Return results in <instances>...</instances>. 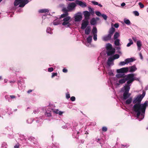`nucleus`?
<instances>
[{
  "instance_id": "obj_25",
  "label": "nucleus",
  "mask_w": 148,
  "mask_h": 148,
  "mask_svg": "<svg viewBox=\"0 0 148 148\" xmlns=\"http://www.w3.org/2000/svg\"><path fill=\"white\" fill-rule=\"evenodd\" d=\"M114 59L113 57H110L109 58L108 62H107V64L110 66L111 64V63L110 62H111Z\"/></svg>"
},
{
  "instance_id": "obj_24",
  "label": "nucleus",
  "mask_w": 148,
  "mask_h": 148,
  "mask_svg": "<svg viewBox=\"0 0 148 148\" xmlns=\"http://www.w3.org/2000/svg\"><path fill=\"white\" fill-rule=\"evenodd\" d=\"M134 60H135L134 59L132 58H128L126 59L125 60V61L126 62V63L127 64L130 62H133Z\"/></svg>"
},
{
  "instance_id": "obj_40",
  "label": "nucleus",
  "mask_w": 148,
  "mask_h": 148,
  "mask_svg": "<svg viewBox=\"0 0 148 148\" xmlns=\"http://www.w3.org/2000/svg\"><path fill=\"white\" fill-rule=\"evenodd\" d=\"M51 78H53L55 76H57L58 73H52Z\"/></svg>"
},
{
  "instance_id": "obj_10",
  "label": "nucleus",
  "mask_w": 148,
  "mask_h": 148,
  "mask_svg": "<svg viewBox=\"0 0 148 148\" xmlns=\"http://www.w3.org/2000/svg\"><path fill=\"white\" fill-rule=\"evenodd\" d=\"M83 14L85 20H88L90 16V13L88 11H85L83 12Z\"/></svg>"
},
{
  "instance_id": "obj_31",
  "label": "nucleus",
  "mask_w": 148,
  "mask_h": 148,
  "mask_svg": "<svg viewBox=\"0 0 148 148\" xmlns=\"http://www.w3.org/2000/svg\"><path fill=\"white\" fill-rule=\"evenodd\" d=\"M91 3L95 5H97L100 7H102V5L100 4H99L97 2L95 1H92Z\"/></svg>"
},
{
  "instance_id": "obj_37",
  "label": "nucleus",
  "mask_w": 148,
  "mask_h": 148,
  "mask_svg": "<svg viewBox=\"0 0 148 148\" xmlns=\"http://www.w3.org/2000/svg\"><path fill=\"white\" fill-rule=\"evenodd\" d=\"M113 57L114 60L117 59L119 58V55L118 54H116L113 56Z\"/></svg>"
},
{
  "instance_id": "obj_49",
  "label": "nucleus",
  "mask_w": 148,
  "mask_h": 148,
  "mask_svg": "<svg viewBox=\"0 0 148 148\" xmlns=\"http://www.w3.org/2000/svg\"><path fill=\"white\" fill-rule=\"evenodd\" d=\"M93 39L95 41H96L97 40V34L93 35Z\"/></svg>"
},
{
  "instance_id": "obj_43",
  "label": "nucleus",
  "mask_w": 148,
  "mask_h": 148,
  "mask_svg": "<svg viewBox=\"0 0 148 148\" xmlns=\"http://www.w3.org/2000/svg\"><path fill=\"white\" fill-rule=\"evenodd\" d=\"M139 5L140 6L141 8H143L144 7V5L141 2H139L138 3Z\"/></svg>"
},
{
  "instance_id": "obj_60",
  "label": "nucleus",
  "mask_w": 148,
  "mask_h": 148,
  "mask_svg": "<svg viewBox=\"0 0 148 148\" xmlns=\"http://www.w3.org/2000/svg\"><path fill=\"white\" fill-rule=\"evenodd\" d=\"M79 132H77V134L76 137V138H77L78 139V137L79 136Z\"/></svg>"
},
{
  "instance_id": "obj_64",
  "label": "nucleus",
  "mask_w": 148,
  "mask_h": 148,
  "mask_svg": "<svg viewBox=\"0 0 148 148\" xmlns=\"http://www.w3.org/2000/svg\"><path fill=\"white\" fill-rule=\"evenodd\" d=\"M32 90H31V89L29 90L28 91H27V92L28 93H29L30 92H32Z\"/></svg>"
},
{
  "instance_id": "obj_29",
  "label": "nucleus",
  "mask_w": 148,
  "mask_h": 148,
  "mask_svg": "<svg viewBox=\"0 0 148 148\" xmlns=\"http://www.w3.org/2000/svg\"><path fill=\"white\" fill-rule=\"evenodd\" d=\"M92 40V37L91 36H89L87 38V42L89 43H90Z\"/></svg>"
},
{
  "instance_id": "obj_38",
  "label": "nucleus",
  "mask_w": 148,
  "mask_h": 148,
  "mask_svg": "<svg viewBox=\"0 0 148 148\" xmlns=\"http://www.w3.org/2000/svg\"><path fill=\"white\" fill-rule=\"evenodd\" d=\"M127 64L126 62L125 61L123 62H121L119 63V65L121 66H123Z\"/></svg>"
},
{
  "instance_id": "obj_1",
  "label": "nucleus",
  "mask_w": 148,
  "mask_h": 148,
  "mask_svg": "<svg viewBox=\"0 0 148 148\" xmlns=\"http://www.w3.org/2000/svg\"><path fill=\"white\" fill-rule=\"evenodd\" d=\"M147 102V101L143 104L136 103L133 107L134 111L135 112L141 111L142 113H145Z\"/></svg>"
},
{
  "instance_id": "obj_47",
  "label": "nucleus",
  "mask_w": 148,
  "mask_h": 148,
  "mask_svg": "<svg viewBox=\"0 0 148 148\" xmlns=\"http://www.w3.org/2000/svg\"><path fill=\"white\" fill-rule=\"evenodd\" d=\"M135 112H137V114H136L137 116V117H138L140 116V115L141 114V111H140Z\"/></svg>"
},
{
  "instance_id": "obj_14",
  "label": "nucleus",
  "mask_w": 148,
  "mask_h": 148,
  "mask_svg": "<svg viewBox=\"0 0 148 148\" xmlns=\"http://www.w3.org/2000/svg\"><path fill=\"white\" fill-rule=\"evenodd\" d=\"M130 69L129 72H132L135 71L137 69L136 68V67L135 65H133L132 66H130L129 69Z\"/></svg>"
},
{
  "instance_id": "obj_20",
  "label": "nucleus",
  "mask_w": 148,
  "mask_h": 148,
  "mask_svg": "<svg viewBox=\"0 0 148 148\" xmlns=\"http://www.w3.org/2000/svg\"><path fill=\"white\" fill-rule=\"evenodd\" d=\"M125 75L124 74H118L116 75V77L118 79L125 77Z\"/></svg>"
},
{
  "instance_id": "obj_7",
  "label": "nucleus",
  "mask_w": 148,
  "mask_h": 148,
  "mask_svg": "<svg viewBox=\"0 0 148 148\" xmlns=\"http://www.w3.org/2000/svg\"><path fill=\"white\" fill-rule=\"evenodd\" d=\"M142 99L139 95L137 96L136 97H135L132 103L134 104L136 103H140Z\"/></svg>"
},
{
  "instance_id": "obj_21",
  "label": "nucleus",
  "mask_w": 148,
  "mask_h": 148,
  "mask_svg": "<svg viewBox=\"0 0 148 148\" xmlns=\"http://www.w3.org/2000/svg\"><path fill=\"white\" fill-rule=\"evenodd\" d=\"M90 32V26L87 27L85 30V34L87 35L89 34Z\"/></svg>"
},
{
  "instance_id": "obj_39",
  "label": "nucleus",
  "mask_w": 148,
  "mask_h": 148,
  "mask_svg": "<svg viewBox=\"0 0 148 148\" xmlns=\"http://www.w3.org/2000/svg\"><path fill=\"white\" fill-rule=\"evenodd\" d=\"M101 16L103 17V18L104 20H107V16L106 15H105L104 14H102Z\"/></svg>"
},
{
  "instance_id": "obj_9",
  "label": "nucleus",
  "mask_w": 148,
  "mask_h": 148,
  "mask_svg": "<svg viewBox=\"0 0 148 148\" xmlns=\"http://www.w3.org/2000/svg\"><path fill=\"white\" fill-rule=\"evenodd\" d=\"M75 2L76 4L79 5L82 8H85L86 6V3L85 2H83L81 1L76 0L75 1Z\"/></svg>"
},
{
  "instance_id": "obj_53",
  "label": "nucleus",
  "mask_w": 148,
  "mask_h": 148,
  "mask_svg": "<svg viewBox=\"0 0 148 148\" xmlns=\"http://www.w3.org/2000/svg\"><path fill=\"white\" fill-rule=\"evenodd\" d=\"M66 97L67 99H68L70 98V95L69 94H67L66 95Z\"/></svg>"
},
{
  "instance_id": "obj_52",
  "label": "nucleus",
  "mask_w": 148,
  "mask_h": 148,
  "mask_svg": "<svg viewBox=\"0 0 148 148\" xmlns=\"http://www.w3.org/2000/svg\"><path fill=\"white\" fill-rule=\"evenodd\" d=\"M62 71L64 72V73H66L68 71V70L67 69H63L62 70Z\"/></svg>"
},
{
  "instance_id": "obj_34",
  "label": "nucleus",
  "mask_w": 148,
  "mask_h": 148,
  "mask_svg": "<svg viewBox=\"0 0 148 148\" xmlns=\"http://www.w3.org/2000/svg\"><path fill=\"white\" fill-rule=\"evenodd\" d=\"M62 11L64 12V13L68 14V12H70L69 9H67L66 8H64L62 9Z\"/></svg>"
},
{
  "instance_id": "obj_5",
  "label": "nucleus",
  "mask_w": 148,
  "mask_h": 148,
  "mask_svg": "<svg viewBox=\"0 0 148 148\" xmlns=\"http://www.w3.org/2000/svg\"><path fill=\"white\" fill-rule=\"evenodd\" d=\"M129 71V68L123 67L117 70V72L118 73H126Z\"/></svg>"
},
{
  "instance_id": "obj_27",
  "label": "nucleus",
  "mask_w": 148,
  "mask_h": 148,
  "mask_svg": "<svg viewBox=\"0 0 148 148\" xmlns=\"http://www.w3.org/2000/svg\"><path fill=\"white\" fill-rule=\"evenodd\" d=\"M88 10L89 11V12L90 13V15H93L95 13L94 11L93 10V8H91L90 7H88Z\"/></svg>"
},
{
  "instance_id": "obj_55",
  "label": "nucleus",
  "mask_w": 148,
  "mask_h": 148,
  "mask_svg": "<svg viewBox=\"0 0 148 148\" xmlns=\"http://www.w3.org/2000/svg\"><path fill=\"white\" fill-rule=\"evenodd\" d=\"M45 115H47L48 116H50L51 115L50 113H47L45 114Z\"/></svg>"
},
{
  "instance_id": "obj_8",
  "label": "nucleus",
  "mask_w": 148,
  "mask_h": 148,
  "mask_svg": "<svg viewBox=\"0 0 148 148\" xmlns=\"http://www.w3.org/2000/svg\"><path fill=\"white\" fill-rule=\"evenodd\" d=\"M76 6V5L75 3L72 2L68 4L67 8L70 11H71Z\"/></svg>"
},
{
  "instance_id": "obj_6",
  "label": "nucleus",
  "mask_w": 148,
  "mask_h": 148,
  "mask_svg": "<svg viewBox=\"0 0 148 148\" xmlns=\"http://www.w3.org/2000/svg\"><path fill=\"white\" fill-rule=\"evenodd\" d=\"M89 22L87 20H83L82 23L81 25V29H84L88 25Z\"/></svg>"
},
{
  "instance_id": "obj_45",
  "label": "nucleus",
  "mask_w": 148,
  "mask_h": 148,
  "mask_svg": "<svg viewBox=\"0 0 148 148\" xmlns=\"http://www.w3.org/2000/svg\"><path fill=\"white\" fill-rule=\"evenodd\" d=\"M102 130L103 132H106L107 130V128L106 127H103L102 128Z\"/></svg>"
},
{
  "instance_id": "obj_36",
  "label": "nucleus",
  "mask_w": 148,
  "mask_h": 148,
  "mask_svg": "<svg viewBox=\"0 0 148 148\" xmlns=\"http://www.w3.org/2000/svg\"><path fill=\"white\" fill-rule=\"evenodd\" d=\"M115 45L116 46H119V40L118 39H116L114 41Z\"/></svg>"
},
{
  "instance_id": "obj_62",
  "label": "nucleus",
  "mask_w": 148,
  "mask_h": 148,
  "mask_svg": "<svg viewBox=\"0 0 148 148\" xmlns=\"http://www.w3.org/2000/svg\"><path fill=\"white\" fill-rule=\"evenodd\" d=\"M63 112H61V111H59V112H58V114L60 115H61L62 114H63Z\"/></svg>"
},
{
  "instance_id": "obj_22",
  "label": "nucleus",
  "mask_w": 148,
  "mask_h": 148,
  "mask_svg": "<svg viewBox=\"0 0 148 148\" xmlns=\"http://www.w3.org/2000/svg\"><path fill=\"white\" fill-rule=\"evenodd\" d=\"M136 44L138 47V50L139 51H140L141 50V47L142 46L141 41L140 40L137 41Z\"/></svg>"
},
{
  "instance_id": "obj_48",
  "label": "nucleus",
  "mask_w": 148,
  "mask_h": 148,
  "mask_svg": "<svg viewBox=\"0 0 148 148\" xmlns=\"http://www.w3.org/2000/svg\"><path fill=\"white\" fill-rule=\"evenodd\" d=\"M71 100L72 101H74L75 100V98L74 96L71 97Z\"/></svg>"
},
{
  "instance_id": "obj_44",
  "label": "nucleus",
  "mask_w": 148,
  "mask_h": 148,
  "mask_svg": "<svg viewBox=\"0 0 148 148\" xmlns=\"http://www.w3.org/2000/svg\"><path fill=\"white\" fill-rule=\"evenodd\" d=\"M134 14L136 16H138L139 15V13L137 11H134L133 12Z\"/></svg>"
},
{
  "instance_id": "obj_18",
  "label": "nucleus",
  "mask_w": 148,
  "mask_h": 148,
  "mask_svg": "<svg viewBox=\"0 0 148 148\" xmlns=\"http://www.w3.org/2000/svg\"><path fill=\"white\" fill-rule=\"evenodd\" d=\"M113 48H112V45L111 44L109 43L106 45V49L107 51L108 50H111Z\"/></svg>"
},
{
  "instance_id": "obj_30",
  "label": "nucleus",
  "mask_w": 148,
  "mask_h": 148,
  "mask_svg": "<svg viewBox=\"0 0 148 148\" xmlns=\"http://www.w3.org/2000/svg\"><path fill=\"white\" fill-rule=\"evenodd\" d=\"M69 14L64 13L61 14L60 17V18H65L68 17Z\"/></svg>"
},
{
  "instance_id": "obj_46",
  "label": "nucleus",
  "mask_w": 148,
  "mask_h": 148,
  "mask_svg": "<svg viewBox=\"0 0 148 148\" xmlns=\"http://www.w3.org/2000/svg\"><path fill=\"white\" fill-rule=\"evenodd\" d=\"M53 70V67L49 68L48 69V71L49 72H51Z\"/></svg>"
},
{
  "instance_id": "obj_32",
  "label": "nucleus",
  "mask_w": 148,
  "mask_h": 148,
  "mask_svg": "<svg viewBox=\"0 0 148 148\" xmlns=\"http://www.w3.org/2000/svg\"><path fill=\"white\" fill-rule=\"evenodd\" d=\"M124 23L127 25H130L131 24V22L128 19H125L124 20Z\"/></svg>"
},
{
  "instance_id": "obj_3",
  "label": "nucleus",
  "mask_w": 148,
  "mask_h": 148,
  "mask_svg": "<svg viewBox=\"0 0 148 148\" xmlns=\"http://www.w3.org/2000/svg\"><path fill=\"white\" fill-rule=\"evenodd\" d=\"M134 74H129L127 75H125V77L126 78L127 84H130L133 82L134 81Z\"/></svg>"
},
{
  "instance_id": "obj_12",
  "label": "nucleus",
  "mask_w": 148,
  "mask_h": 148,
  "mask_svg": "<svg viewBox=\"0 0 148 148\" xmlns=\"http://www.w3.org/2000/svg\"><path fill=\"white\" fill-rule=\"evenodd\" d=\"M82 16L81 14L77 15L75 17V21L76 22H79L81 21L82 19Z\"/></svg>"
},
{
  "instance_id": "obj_41",
  "label": "nucleus",
  "mask_w": 148,
  "mask_h": 148,
  "mask_svg": "<svg viewBox=\"0 0 148 148\" xmlns=\"http://www.w3.org/2000/svg\"><path fill=\"white\" fill-rule=\"evenodd\" d=\"M145 92H143V94H142V95H140L139 96L140 97V98L142 99L145 96Z\"/></svg>"
},
{
  "instance_id": "obj_61",
  "label": "nucleus",
  "mask_w": 148,
  "mask_h": 148,
  "mask_svg": "<svg viewBox=\"0 0 148 148\" xmlns=\"http://www.w3.org/2000/svg\"><path fill=\"white\" fill-rule=\"evenodd\" d=\"M129 41L130 42L133 44V42L131 38L129 39Z\"/></svg>"
},
{
  "instance_id": "obj_23",
  "label": "nucleus",
  "mask_w": 148,
  "mask_h": 148,
  "mask_svg": "<svg viewBox=\"0 0 148 148\" xmlns=\"http://www.w3.org/2000/svg\"><path fill=\"white\" fill-rule=\"evenodd\" d=\"M126 80L125 77L119 80V82L120 84H122L125 82Z\"/></svg>"
},
{
  "instance_id": "obj_28",
  "label": "nucleus",
  "mask_w": 148,
  "mask_h": 148,
  "mask_svg": "<svg viewBox=\"0 0 148 148\" xmlns=\"http://www.w3.org/2000/svg\"><path fill=\"white\" fill-rule=\"evenodd\" d=\"M92 32L93 35L97 34V29L96 27H94L92 30Z\"/></svg>"
},
{
  "instance_id": "obj_11",
  "label": "nucleus",
  "mask_w": 148,
  "mask_h": 148,
  "mask_svg": "<svg viewBox=\"0 0 148 148\" xmlns=\"http://www.w3.org/2000/svg\"><path fill=\"white\" fill-rule=\"evenodd\" d=\"M115 52V48H113L111 50H108L106 51V53L108 56H111Z\"/></svg>"
},
{
  "instance_id": "obj_51",
  "label": "nucleus",
  "mask_w": 148,
  "mask_h": 148,
  "mask_svg": "<svg viewBox=\"0 0 148 148\" xmlns=\"http://www.w3.org/2000/svg\"><path fill=\"white\" fill-rule=\"evenodd\" d=\"M10 97L11 99H14L16 98V96L13 95H11Z\"/></svg>"
},
{
  "instance_id": "obj_57",
  "label": "nucleus",
  "mask_w": 148,
  "mask_h": 148,
  "mask_svg": "<svg viewBox=\"0 0 148 148\" xmlns=\"http://www.w3.org/2000/svg\"><path fill=\"white\" fill-rule=\"evenodd\" d=\"M132 44H132V43H131L129 42L127 45V47H129L131 45H132Z\"/></svg>"
},
{
  "instance_id": "obj_63",
  "label": "nucleus",
  "mask_w": 148,
  "mask_h": 148,
  "mask_svg": "<svg viewBox=\"0 0 148 148\" xmlns=\"http://www.w3.org/2000/svg\"><path fill=\"white\" fill-rule=\"evenodd\" d=\"M19 145H16L14 146V148H19Z\"/></svg>"
},
{
  "instance_id": "obj_13",
  "label": "nucleus",
  "mask_w": 148,
  "mask_h": 148,
  "mask_svg": "<svg viewBox=\"0 0 148 148\" xmlns=\"http://www.w3.org/2000/svg\"><path fill=\"white\" fill-rule=\"evenodd\" d=\"M112 36L108 34L107 36H105L103 37V40L105 41L110 40L111 39Z\"/></svg>"
},
{
  "instance_id": "obj_42",
  "label": "nucleus",
  "mask_w": 148,
  "mask_h": 148,
  "mask_svg": "<svg viewBox=\"0 0 148 148\" xmlns=\"http://www.w3.org/2000/svg\"><path fill=\"white\" fill-rule=\"evenodd\" d=\"M95 14L98 16H101L102 14L99 11H96L95 12Z\"/></svg>"
},
{
  "instance_id": "obj_33",
  "label": "nucleus",
  "mask_w": 148,
  "mask_h": 148,
  "mask_svg": "<svg viewBox=\"0 0 148 148\" xmlns=\"http://www.w3.org/2000/svg\"><path fill=\"white\" fill-rule=\"evenodd\" d=\"M132 98H130L129 99H127L126 101V103L127 104H129L132 102Z\"/></svg>"
},
{
  "instance_id": "obj_59",
  "label": "nucleus",
  "mask_w": 148,
  "mask_h": 148,
  "mask_svg": "<svg viewBox=\"0 0 148 148\" xmlns=\"http://www.w3.org/2000/svg\"><path fill=\"white\" fill-rule=\"evenodd\" d=\"M54 112L56 114H58L59 111L58 110H54Z\"/></svg>"
},
{
  "instance_id": "obj_26",
  "label": "nucleus",
  "mask_w": 148,
  "mask_h": 148,
  "mask_svg": "<svg viewBox=\"0 0 148 148\" xmlns=\"http://www.w3.org/2000/svg\"><path fill=\"white\" fill-rule=\"evenodd\" d=\"M49 12V10L47 9H42L39 10V12L40 13H43L48 12Z\"/></svg>"
},
{
  "instance_id": "obj_19",
  "label": "nucleus",
  "mask_w": 148,
  "mask_h": 148,
  "mask_svg": "<svg viewBox=\"0 0 148 148\" xmlns=\"http://www.w3.org/2000/svg\"><path fill=\"white\" fill-rule=\"evenodd\" d=\"M115 29L113 27H112L110 29L109 31V34L112 36L115 31Z\"/></svg>"
},
{
  "instance_id": "obj_58",
  "label": "nucleus",
  "mask_w": 148,
  "mask_h": 148,
  "mask_svg": "<svg viewBox=\"0 0 148 148\" xmlns=\"http://www.w3.org/2000/svg\"><path fill=\"white\" fill-rule=\"evenodd\" d=\"M132 38L133 40L135 42H136L137 40V39L136 37H132Z\"/></svg>"
},
{
  "instance_id": "obj_17",
  "label": "nucleus",
  "mask_w": 148,
  "mask_h": 148,
  "mask_svg": "<svg viewBox=\"0 0 148 148\" xmlns=\"http://www.w3.org/2000/svg\"><path fill=\"white\" fill-rule=\"evenodd\" d=\"M90 23L91 25H95L97 23V20L95 18H93L91 19Z\"/></svg>"
},
{
  "instance_id": "obj_16",
  "label": "nucleus",
  "mask_w": 148,
  "mask_h": 148,
  "mask_svg": "<svg viewBox=\"0 0 148 148\" xmlns=\"http://www.w3.org/2000/svg\"><path fill=\"white\" fill-rule=\"evenodd\" d=\"M130 94H129V92H124L123 94V99L124 100L126 99L130 95Z\"/></svg>"
},
{
  "instance_id": "obj_2",
  "label": "nucleus",
  "mask_w": 148,
  "mask_h": 148,
  "mask_svg": "<svg viewBox=\"0 0 148 148\" xmlns=\"http://www.w3.org/2000/svg\"><path fill=\"white\" fill-rule=\"evenodd\" d=\"M29 2L28 0H15L14 2V5L17 6L19 4V7L23 8Z\"/></svg>"
},
{
  "instance_id": "obj_54",
  "label": "nucleus",
  "mask_w": 148,
  "mask_h": 148,
  "mask_svg": "<svg viewBox=\"0 0 148 148\" xmlns=\"http://www.w3.org/2000/svg\"><path fill=\"white\" fill-rule=\"evenodd\" d=\"M53 24L55 25H57L59 24V22H56L55 21H54L53 22Z\"/></svg>"
},
{
  "instance_id": "obj_56",
  "label": "nucleus",
  "mask_w": 148,
  "mask_h": 148,
  "mask_svg": "<svg viewBox=\"0 0 148 148\" xmlns=\"http://www.w3.org/2000/svg\"><path fill=\"white\" fill-rule=\"evenodd\" d=\"M134 81L135 80H136V81H139V79L138 78H137L136 77H134Z\"/></svg>"
},
{
  "instance_id": "obj_35",
  "label": "nucleus",
  "mask_w": 148,
  "mask_h": 148,
  "mask_svg": "<svg viewBox=\"0 0 148 148\" xmlns=\"http://www.w3.org/2000/svg\"><path fill=\"white\" fill-rule=\"evenodd\" d=\"M119 36V34L117 32H116L115 33L114 35V39H116Z\"/></svg>"
},
{
  "instance_id": "obj_4",
  "label": "nucleus",
  "mask_w": 148,
  "mask_h": 148,
  "mask_svg": "<svg viewBox=\"0 0 148 148\" xmlns=\"http://www.w3.org/2000/svg\"><path fill=\"white\" fill-rule=\"evenodd\" d=\"M71 18L69 16L64 18L62 20L63 22L62 23V25L64 26L67 25V27H70L71 25V24L70 23L71 21Z\"/></svg>"
},
{
  "instance_id": "obj_50",
  "label": "nucleus",
  "mask_w": 148,
  "mask_h": 148,
  "mask_svg": "<svg viewBox=\"0 0 148 148\" xmlns=\"http://www.w3.org/2000/svg\"><path fill=\"white\" fill-rule=\"evenodd\" d=\"M114 26L115 28H117L119 27V24L118 23H115L114 25Z\"/></svg>"
},
{
  "instance_id": "obj_15",
  "label": "nucleus",
  "mask_w": 148,
  "mask_h": 148,
  "mask_svg": "<svg viewBox=\"0 0 148 148\" xmlns=\"http://www.w3.org/2000/svg\"><path fill=\"white\" fill-rule=\"evenodd\" d=\"M130 84H126L125 86H124V89H125V92H129V90L130 89Z\"/></svg>"
}]
</instances>
